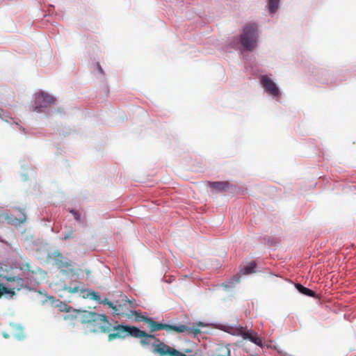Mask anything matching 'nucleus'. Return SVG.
I'll return each mask as SVG.
<instances>
[{
	"mask_svg": "<svg viewBox=\"0 0 356 356\" xmlns=\"http://www.w3.org/2000/svg\"><path fill=\"white\" fill-rule=\"evenodd\" d=\"M81 323L88 324L94 332L109 333L112 330L111 323L108 321L107 316L96 312H84L81 316Z\"/></svg>",
	"mask_w": 356,
	"mask_h": 356,
	"instance_id": "obj_1",
	"label": "nucleus"
},
{
	"mask_svg": "<svg viewBox=\"0 0 356 356\" xmlns=\"http://www.w3.org/2000/svg\"><path fill=\"white\" fill-rule=\"evenodd\" d=\"M148 326L149 327L150 331L152 332L157 330H165L168 332L174 331L177 333L187 332L189 334H197L201 332L200 330L199 329V326L202 325V323H199L197 325L193 324L192 326H187L182 324L178 325H172L156 322L152 318L148 320Z\"/></svg>",
	"mask_w": 356,
	"mask_h": 356,
	"instance_id": "obj_2",
	"label": "nucleus"
},
{
	"mask_svg": "<svg viewBox=\"0 0 356 356\" xmlns=\"http://www.w3.org/2000/svg\"><path fill=\"white\" fill-rule=\"evenodd\" d=\"M258 38L257 26L255 23L247 24L241 35L242 46L248 51L253 50L257 46Z\"/></svg>",
	"mask_w": 356,
	"mask_h": 356,
	"instance_id": "obj_3",
	"label": "nucleus"
},
{
	"mask_svg": "<svg viewBox=\"0 0 356 356\" xmlns=\"http://www.w3.org/2000/svg\"><path fill=\"white\" fill-rule=\"evenodd\" d=\"M111 331L113 333H110L108 336V339L111 341L115 339H124L127 337H137V333H140L139 329L135 326L117 325L113 326L111 325ZM138 336H139L138 334Z\"/></svg>",
	"mask_w": 356,
	"mask_h": 356,
	"instance_id": "obj_4",
	"label": "nucleus"
},
{
	"mask_svg": "<svg viewBox=\"0 0 356 356\" xmlns=\"http://www.w3.org/2000/svg\"><path fill=\"white\" fill-rule=\"evenodd\" d=\"M55 98L51 95L44 92H40L35 95L33 111L38 113L42 112L43 108H46L55 103Z\"/></svg>",
	"mask_w": 356,
	"mask_h": 356,
	"instance_id": "obj_5",
	"label": "nucleus"
},
{
	"mask_svg": "<svg viewBox=\"0 0 356 356\" xmlns=\"http://www.w3.org/2000/svg\"><path fill=\"white\" fill-rule=\"evenodd\" d=\"M54 264L64 274H69L74 271L73 264L71 260L65 258L59 252H54Z\"/></svg>",
	"mask_w": 356,
	"mask_h": 356,
	"instance_id": "obj_6",
	"label": "nucleus"
},
{
	"mask_svg": "<svg viewBox=\"0 0 356 356\" xmlns=\"http://www.w3.org/2000/svg\"><path fill=\"white\" fill-rule=\"evenodd\" d=\"M261 83L266 92H268L271 95L275 97H278L280 95V90L276 86L275 83L267 76H261Z\"/></svg>",
	"mask_w": 356,
	"mask_h": 356,
	"instance_id": "obj_7",
	"label": "nucleus"
},
{
	"mask_svg": "<svg viewBox=\"0 0 356 356\" xmlns=\"http://www.w3.org/2000/svg\"><path fill=\"white\" fill-rule=\"evenodd\" d=\"M234 333L236 334L242 336L244 339H248L259 346H262L261 338L259 337L256 333H252L245 330L243 327L236 328Z\"/></svg>",
	"mask_w": 356,
	"mask_h": 356,
	"instance_id": "obj_8",
	"label": "nucleus"
},
{
	"mask_svg": "<svg viewBox=\"0 0 356 356\" xmlns=\"http://www.w3.org/2000/svg\"><path fill=\"white\" fill-rule=\"evenodd\" d=\"M139 332H140V333H138V335H140V336H137V337H134L135 338H140L141 339L140 342L143 345H149L151 343L152 339H156L157 343L153 344L154 353H156L155 346L156 345L159 344V343H162V342L160 341L159 339H156L155 337L152 334H147L146 332L140 330V329H139ZM137 335H138V333H137ZM156 354H158L159 356H161L158 353H156Z\"/></svg>",
	"mask_w": 356,
	"mask_h": 356,
	"instance_id": "obj_9",
	"label": "nucleus"
},
{
	"mask_svg": "<svg viewBox=\"0 0 356 356\" xmlns=\"http://www.w3.org/2000/svg\"><path fill=\"white\" fill-rule=\"evenodd\" d=\"M209 186L217 191H225L229 189L230 184L228 181H209Z\"/></svg>",
	"mask_w": 356,
	"mask_h": 356,
	"instance_id": "obj_10",
	"label": "nucleus"
},
{
	"mask_svg": "<svg viewBox=\"0 0 356 356\" xmlns=\"http://www.w3.org/2000/svg\"><path fill=\"white\" fill-rule=\"evenodd\" d=\"M296 287L300 293H301L305 296H307L309 297H315V296H316L315 292L314 291L303 286L300 284H297L296 285Z\"/></svg>",
	"mask_w": 356,
	"mask_h": 356,
	"instance_id": "obj_11",
	"label": "nucleus"
},
{
	"mask_svg": "<svg viewBox=\"0 0 356 356\" xmlns=\"http://www.w3.org/2000/svg\"><path fill=\"white\" fill-rule=\"evenodd\" d=\"M99 303L108 305L110 308H111L113 310L114 314H120V309L121 307V305H119L118 307L117 305H114L111 301H110L106 298H105L104 300L101 299V302H99Z\"/></svg>",
	"mask_w": 356,
	"mask_h": 356,
	"instance_id": "obj_12",
	"label": "nucleus"
},
{
	"mask_svg": "<svg viewBox=\"0 0 356 356\" xmlns=\"http://www.w3.org/2000/svg\"><path fill=\"white\" fill-rule=\"evenodd\" d=\"M256 267V264L254 262H251L248 264L244 268H243L241 272L243 275H249L255 273L254 268Z\"/></svg>",
	"mask_w": 356,
	"mask_h": 356,
	"instance_id": "obj_13",
	"label": "nucleus"
},
{
	"mask_svg": "<svg viewBox=\"0 0 356 356\" xmlns=\"http://www.w3.org/2000/svg\"><path fill=\"white\" fill-rule=\"evenodd\" d=\"M218 354L216 356H230V349L228 345H220Z\"/></svg>",
	"mask_w": 356,
	"mask_h": 356,
	"instance_id": "obj_14",
	"label": "nucleus"
},
{
	"mask_svg": "<svg viewBox=\"0 0 356 356\" xmlns=\"http://www.w3.org/2000/svg\"><path fill=\"white\" fill-rule=\"evenodd\" d=\"M280 0H268V7L270 13L276 12L278 8V3Z\"/></svg>",
	"mask_w": 356,
	"mask_h": 356,
	"instance_id": "obj_15",
	"label": "nucleus"
},
{
	"mask_svg": "<svg viewBox=\"0 0 356 356\" xmlns=\"http://www.w3.org/2000/svg\"><path fill=\"white\" fill-rule=\"evenodd\" d=\"M65 289L70 293H75L79 291V286H78V285L72 286L71 285V286L65 287Z\"/></svg>",
	"mask_w": 356,
	"mask_h": 356,
	"instance_id": "obj_16",
	"label": "nucleus"
},
{
	"mask_svg": "<svg viewBox=\"0 0 356 356\" xmlns=\"http://www.w3.org/2000/svg\"><path fill=\"white\" fill-rule=\"evenodd\" d=\"M88 295L92 300L97 301L98 302H101V297L97 292L90 291L88 293Z\"/></svg>",
	"mask_w": 356,
	"mask_h": 356,
	"instance_id": "obj_17",
	"label": "nucleus"
},
{
	"mask_svg": "<svg viewBox=\"0 0 356 356\" xmlns=\"http://www.w3.org/2000/svg\"><path fill=\"white\" fill-rule=\"evenodd\" d=\"M74 236V230L72 227H70L67 232L64 235V240H67L69 238H73Z\"/></svg>",
	"mask_w": 356,
	"mask_h": 356,
	"instance_id": "obj_18",
	"label": "nucleus"
},
{
	"mask_svg": "<svg viewBox=\"0 0 356 356\" xmlns=\"http://www.w3.org/2000/svg\"><path fill=\"white\" fill-rule=\"evenodd\" d=\"M137 319L139 321H143V322H145L146 323L148 324V323H149L148 320H150L151 318H149V317H147V316H139L137 317Z\"/></svg>",
	"mask_w": 356,
	"mask_h": 356,
	"instance_id": "obj_19",
	"label": "nucleus"
},
{
	"mask_svg": "<svg viewBox=\"0 0 356 356\" xmlns=\"http://www.w3.org/2000/svg\"><path fill=\"white\" fill-rule=\"evenodd\" d=\"M71 213H73L74 216V218L76 220H80V216L79 214L78 213L77 211H71Z\"/></svg>",
	"mask_w": 356,
	"mask_h": 356,
	"instance_id": "obj_20",
	"label": "nucleus"
},
{
	"mask_svg": "<svg viewBox=\"0 0 356 356\" xmlns=\"http://www.w3.org/2000/svg\"><path fill=\"white\" fill-rule=\"evenodd\" d=\"M122 300L125 302H129L130 305L134 302V300H129L127 296H124Z\"/></svg>",
	"mask_w": 356,
	"mask_h": 356,
	"instance_id": "obj_21",
	"label": "nucleus"
},
{
	"mask_svg": "<svg viewBox=\"0 0 356 356\" xmlns=\"http://www.w3.org/2000/svg\"><path fill=\"white\" fill-rule=\"evenodd\" d=\"M25 218H25V216H24L22 219H21V220H20V221H22H22H24V220H25Z\"/></svg>",
	"mask_w": 356,
	"mask_h": 356,
	"instance_id": "obj_22",
	"label": "nucleus"
},
{
	"mask_svg": "<svg viewBox=\"0 0 356 356\" xmlns=\"http://www.w3.org/2000/svg\"><path fill=\"white\" fill-rule=\"evenodd\" d=\"M99 70L102 71V68H101V67L99 65Z\"/></svg>",
	"mask_w": 356,
	"mask_h": 356,
	"instance_id": "obj_23",
	"label": "nucleus"
}]
</instances>
